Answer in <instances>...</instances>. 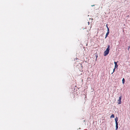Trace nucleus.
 I'll list each match as a JSON object with an SVG mask.
<instances>
[{"instance_id":"20e7f679","label":"nucleus","mask_w":130,"mask_h":130,"mask_svg":"<svg viewBox=\"0 0 130 130\" xmlns=\"http://www.w3.org/2000/svg\"><path fill=\"white\" fill-rule=\"evenodd\" d=\"M118 118L117 117H116L115 119V120L116 122V124H118Z\"/></svg>"},{"instance_id":"9d476101","label":"nucleus","mask_w":130,"mask_h":130,"mask_svg":"<svg viewBox=\"0 0 130 130\" xmlns=\"http://www.w3.org/2000/svg\"><path fill=\"white\" fill-rule=\"evenodd\" d=\"M96 59L97 58V57H98V56H97V55H96Z\"/></svg>"},{"instance_id":"f8f14e48","label":"nucleus","mask_w":130,"mask_h":130,"mask_svg":"<svg viewBox=\"0 0 130 130\" xmlns=\"http://www.w3.org/2000/svg\"><path fill=\"white\" fill-rule=\"evenodd\" d=\"M88 24L89 25L90 23H89V22H88Z\"/></svg>"},{"instance_id":"9b49d317","label":"nucleus","mask_w":130,"mask_h":130,"mask_svg":"<svg viewBox=\"0 0 130 130\" xmlns=\"http://www.w3.org/2000/svg\"><path fill=\"white\" fill-rule=\"evenodd\" d=\"M106 27H107V30H108V28H108V26H107V25H106Z\"/></svg>"},{"instance_id":"0eeeda50","label":"nucleus","mask_w":130,"mask_h":130,"mask_svg":"<svg viewBox=\"0 0 130 130\" xmlns=\"http://www.w3.org/2000/svg\"><path fill=\"white\" fill-rule=\"evenodd\" d=\"M125 80L124 78H123L122 80V82L123 84H124L125 83Z\"/></svg>"},{"instance_id":"423d86ee","label":"nucleus","mask_w":130,"mask_h":130,"mask_svg":"<svg viewBox=\"0 0 130 130\" xmlns=\"http://www.w3.org/2000/svg\"><path fill=\"white\" fill-rule=\"evenodd\" d=\"M118 124H116V130H117L118 128Z\"/></svg>"},{"instance_id":"39448f33","label":"nucleus","mask_w":130,"mask_h":130,"mask_svg":"<svg viewBox=\"0 0 130 130\" xmlns=\"http://www.w3.org/2000/svg\"><path fill=\"white\" fill-rule=\"evenodd\" d=\"M114 63L115 64V68H117V67H118V65H117V62H116L115 61Z\"/></svg>"},{"instance_id":"f257e3e1","label":"nucleus","mask_w":130,"mask_h":130,"mask_svg":"<svg viewBox=\"0 0 130 130\" xmlns=\"http://www.w3.org/2000/svg\"><path fill=\"white\" fill-rule=\"evenodd\" d=\"M110 47V45H108L107 46V48L106 49V50L105 51L104 53V56H105L107 55L109 53Z\"/></svg>"},{"instance_id":"7ed1b4c3","label":"nucleus","mask_w":130,"mask_h":130,"mask_svg":"<svg viewBox=\"0 0 130 130\" xmlns=\"http://www.w3.org/2000/svg\"><path fill=\"white\" fill-rule=\"evenodd\" d=\"M109 28H108V30H107V32L106 34V35L105 36V38H106V37H107V36H108V34L109 33Z\"/></svg>"},{"instance_id":"6e6552de","label":"nucleus","mask_w":130,"mask_h":130,"mask_svg":"<svg viewBox=\"0 0 130 130\" xmlns=\"http://www.w3.org/2000/svg\"><path fill=\"white\" fill-rule=\"evenodd\" d=\"M115 117L114 115L113 114H112L110 116V118H114Z\"/></svg>"},{"instance_id":"f03ea898","label":"nucleus","mask_w":130,"mask_h":130,"mask_svg":"<svg viewBox=\"0 0 130 130\" xmlns=\"http://www.w3.org/2000/svg\"><path fill=\"white\" fill-rule=\"evenodd\" d=\"M121 98L122 96H120L119 97V99L118 100V101L119 102H118V104H121Z\"/></svg>"},{"instance_id":"ddd939ff","label":"nucleus","mask_w":130,"mask_h":130,"mask_svg":"<svg viewBox=\"0 0 130 130\" xmlns=\"http://www.w3.org/2000/svg\"><path fill=\"white\" fill-rule=\"evenodd\" d=\"M129 47H129H129H128V50H129Z\"/></svg>"},{"instance_id":"1a4fd4ad","label":"nucleus","mask_w":130,"mask_h":130,"mask_svg":"<svg viewBox=\"0 0 130 130\" xmlns=\"http://www.w3.org/2000/svg\"><path fill=\"white\" fill-rule=\"evenodd\" d=\"M115 68H114V69L113 70V72H112V73H111V74H113V73L115 71Z\"/></svg>"}]
</instances>
